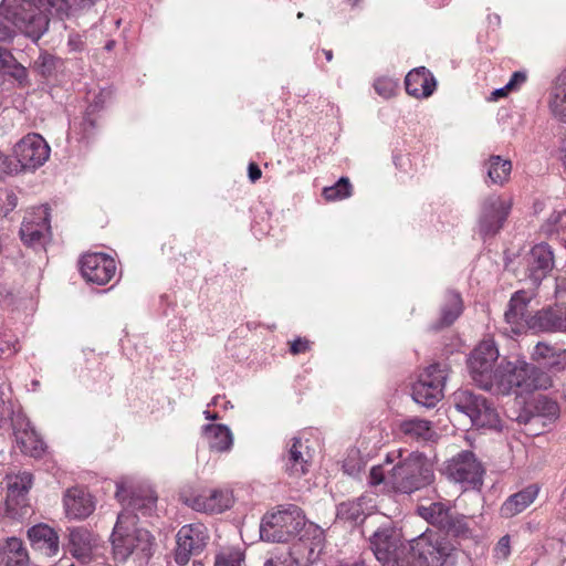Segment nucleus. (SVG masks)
Segmentation results:
<instances>
[{"instance_id": "obj_7", "label": "nucleus", "mask_w": 566, "mask_h": 566, "mask_svg": "<svg viewBox=\"0 0 566 566\" xmlns=\"http://www.w3.org/2000/svg\"><path fill=\"white\" fill-rule=\"evenodd\" d=\"M444 474L467 489H480L484 468L471 451H461L446 462Z\"/></svg>"}, {"instance_id": "obj_21", "label": "nucleus", "mask_w": 566, "mask_h": 566, "mask_svg": "<svg viewBox=\"0 0 566 566\" xmlns=\"http://www.w3.org/2000/svg\"><path fill=\"white\" fill-rule=\"evenodd\" d=\"M532 295L525 291H517L513 294L510 300L509 308L504 316L505 321L511 325V331L515 334L528 329V318H532L533 314L528 310Z\"/></svg>"}, {"instance_id": "obj_1", "label": "nucleus", "mask_w": 566, "mask_h": 566, "mask_svg": "<svg viewBox=\"0 0 566 566\" xmlns=\"http://www.w3.org/2000/svg\"><path fill=\"white\" fill-rule=\"evenodd\" d=\"M50 9L63 12L66 0H3L0 10L4 19L33 41H38L48 30Z\"/></svg>"}, {"instance_id": "obj_40", "label": "nucleus", "mask_w": 566, "mask_h": 566, "mask_svg": "<svg viewBox=\"0 0 566 566\" xmlns=\"http://www.w3.org/2000/svg\"><path fill=\"white\" fill-rule=\"evenodd\" d=\"M57 64L59 60L55 56L43 52L33 61L32 70L40 76L48 78L55 74Z\"/></svg>"}, {"instance_id": "obj_24", "label": "nucleus", "mask_w": 566, "mask_h": 566, "mask_svg": "<svg viewBox=\"0 0 566 566\" xmlns=\"http://www.w3.org/2000/svg\"><path fill=\"white\" fill-rule=\"evenodd\" d=\"M96 538L88 530L84 527H73L69 530V549L71 554L82 563L91 559Z\"/></svg>"}, {"instance_id": "obj_53", "label": "nucleus", "mask_w": 566, "mask_h": 566, "mask_svg": "<svg viewBox=\"0 0 566 566\" xmlns=\"http://www.w3.org/2000/svg\"><path fill=\"white\" fill-rule=\"evenodd\" d=\"M526 81V74L523 72H515L513 73L511 80L506 84V88L515 90L517 86H520L522 83Z\"/></svg>"}, {"instance_id": "obj_38", "label": "nucleus", "mask_w": 566, "mask_h": 566, "mask_svg": "<svg viewBox=\"0 0 566 566\" xmlns=\"http://www.w3.org/2000/svg\"><path fill=\"white\" fill-rule=\"evenodd\" d=\"M462 313V300L460 294L449 292L446 295V303L441 310V319L439 326L436 328L447 327L454 323V321Z\"/></svg>"}, {"instance_id": "obj_62", "label": "nucleus", "mask_w": 566, "mask_h": 566, "mask_svg": "<svg viewBox=\"0 0 566 566\" xmlns=\"http://www.w3.org/2000/svg\"><path fill=\"white\" fill-rule=\"evenodd\" d=\"M324 54L327 61H332L333 52L331 50H324Z\"/></svg>"}, {"instance_id": "obj_63", "label": "nucleus", "mask_w": 566, "mask_h": 566, "mask_svg": "<svg viewBox=\"0 0 566 566\" xmlns=\"http://www.w3.org/2000/svg\"><path fill=\"white\" fill-rule=\"evenodd\" d=\"M397 566H413V565H411L408 560H403L402 563H400Z\"/></svg>"}, {"instance_id": "obj_55", "label": "nucleus", "mask_w": 566, "mask_h": 566, "mask_svg": "<svg viewBox=\"0 0 566 566\" xmlns=\"http://www.w3.org/2000/svg\"><path fill=\"white\" fill-rule=\"evenodd\" d=\"M249 178L252 182H255L256 180H259L262 176V172H261V169L259 168V166L254 163H251L249 165Z\"/></svg>"}, {"instance_id": "obj_35", "label": "nucleus", "mask_w": 566, "mask_h": 566, "mask_svg": "<svg viewBox=\"0 0 566 566\" xmlns=\"http://www.w3.org/2000/svg\"><path fill=\"white\" fill-rule=\"evenodd\" d=\"M488 168V177L495 184L503 186L510 179L512 171V163L501 156L493 155L485 163Z\"/></svg>"}, {"instance_id": "obj_44", "label": "nucleus", "mask_w": 566, "mask_h": 566, "mask_svg": "<svg viewBox=\"0 0 566 566\" xmlns=\"http://www.w3.org/2000/svg\"><path fill=\"white\" fill-rule=\"evenodd\" d=\"M8 548V565L15 564L17 566H24L28 562V553L22 542L19 538L12 537L7 542Z\"/></svg>"}, {"instance_id": "obj_8", "label": "nucleus", "mask_w": 566, "mask_h": 566, "mask_svg": "<svg viewBox=\"0 0 566 566\" xmlns=\"http://www.w3.org/2000/svg\"><path fill=\"white\" fill-rule=\"evenodd\" d=\"M116 499L120 503H126L123 511H128L132 514L137 511L142 515H150L157 503V495L146 485H135L129 478H122L116 482Z\"/></svg>"}, {"instance_id": "obj_45", "label": "nucleus", "mask_w": 566, "mask_h": 566, "mask_svg": "<svg viewBox=\"0 0 566 566\" xmlns=\"http://www.w3.org/2000/svg\"><path fill=\"white\" fill-rule=\"evenodd\" d=\"M20 349L19 340L14 335L0 336V356L10 357Z\"/></svg>"}, {"instance_id": "obj_59", "label": "nucleus", "mask_w": 566, "mask_h": 566, "mask_svg": "<svg viewBox=\"0 0 566 566\" xmlns=\"http://www.w3.org/2000/svg\"><path fill=\"white\" fill-rule=\"evenodd\" d=\"M560 151H562V159H563V163H564V165L566 166V138H565V139L563 140V143H562Z\"/></svg>"}, {"instance_id": "obj_47", "label": "nucleus", "mask_w": 566, "mask_h": 566, "mask_svg": "<svg viewBox=\"0 0 566 566\" xmlns=\"http://www.w3.org/2000/svg\"><path fill=\"white\" fill-rule=\"evenodd\" d=\"M494 557L497 560H505L511 554V538L509 535L502 536L493 549Z\"/></svg>"}, {"instance_id": "obj_13", "label": "nucleus", "mask_w": 566, "mask_h": 566, "mask_svg": "<svg viewBox=\"0 0 566 566\" xmlns=\"http://www.w3.org/2000/svg\"><path fill=\"white\" fill-rule=\"evenodd\" d=\"M512 208V200L497 196L486 198L479 217V233L482 237L495 235L504 226Z\"/></svg>"}, {"instance_id": "obj_34", "label": "nucleus", "mask_w": 566, "mask_h": 566, "mask_svg": "<svg viewBox=\"0 0 566 566\" xmlns=\"http://www.w3.org/2000/svg\"><path fill=\"white\" fill-rule=\"evenodd\" d=\"M528 329L548 333L558 332L556 306L535 312L532 318H528Z\"/></svg>"}, {"instance_id": "obj_26", "label": "nucleus", "mask_w": 566, "mask_h": 566, "mask_svg": "<svg viewBox=\"0 0 566 566\" xmlns=\"http://www.w3.org/2000/svg\"><path fill=\"white\" fill-rule=\"evenodd\" d=\"M29 538L32 547L39 551L44 556L51 557L59 552V535L57 533L45 524L32 526L28 531Z\"/></svg>"}, {"instance_id": "obj_60", "label": "nucleus", "mask_w": 566, "mask_h": 566, "mask_svg": "<svg viewBox=\"0 0 566 566\" xmlns=\"http://www.w3.org/2000/svg\"><path fill=\"white\" fill-rule=\"evenodd\" d=\"M83 124L87 127L93 128L94 127V120L90 118V113L86 114Z\"/></svg>"}, {"instance_id": "obj_46", "label": "nucleus", "mask_w": 566, "mask_h": 566, "mask_svg": "<svg viewBox=\"0 0 566 566\" xmlns=\"http://www.w3.org/2000/svg\"><path fill=\"white\" fill-rule=\"evenodd\" d=\"M18 205V197L12 191L0 192V214L7 216Z\"/></svg>"}, {"instance_id": "obj_5", "label": "nucleus", "mask_w": 566, "mask_h": 566, "mask_svg": "<svg viewBox=\"0 0 566 566\" xmlns=\"http://www.w3.org/2000/svg\"><path fill=\"white\" fill-rule=\"evenodd\" d=\"M306 527L302 510L295 505H289L273 513H268L260 525V536L271 543H283L298 534Z\"/></svg>"}, {"instance_id": "obj_36", "label": "nucleus", "mask_w": 566, "mask_h": 566, "mask_svg": "<svg viewBox=\"0 0 566 566\" xmlns=\"http://www.w3.org/2000/svg\"><path fill=\"white\" fill-rule=\"evenodd\" d=\"M400 430L403 434L417 440L428 441L436 437V432L430 422L419 418L402 421L400 423Z\"/></svg>"}, {"instance_id": "obj_15", "label": "nucleus", "mask_w": 566, "mask_h": 566, "mask_svg": "<svg viewBox=\"0 0 566 566\" xmlns=\"http://www.w3.org/2000/svg\"><path fill=\"white\" fill-rule=\"evenodd\" d=\"M14 155L24 169L41 167L50 156V146L39 134H28L14 146Z\"/></svg>"}, {"instance_id": "obj_58", "label": "nucleus", "mask_w": 566, "mask_h": 566, "mask_svg": "<svg viewBox=\"0 0 566 566\" xmlns=\"http://www.w3.org/2000/svg\"><path fill=\"white\" fill-rule=\"evenodd\" d=\"M76 2L81 8H91L93 7L98 0H73Z\"/></svg>"}, {"instance_id": "obj_18", "label": "nucleus", "mask_w": 566, "mask_h": 566, "mask_svg": "<svg viewBox=\"0 0 566 566\" xmlns=\"http://www.w3.org/2000/svg\"><path fill=\"white\" fill-rule=\"evenodd\" d=\"M411 552L421 566H443L449 548L439 543L438 537L431 533H423L411 542Z\"/></svg>"}, {"instance_id": "obj_41", "label": "nucleus", "mask_w": 566, "mask_h": 566, "mask_svg": "<svg viewBox=\"0 0 566 566\" xmlns=\"http://www.w3.org/2000/svg\"><path fill=\"white\" fill-rule=\"evenodd\" d=\"M535 415L532 419H536L537 417H543L548 420H554L558 417L559 407L557 402L553 399H549L546 396H539L534 403Z\"/></svg>"}, {"instance_id": "obj_11", "label": "nucleus", "mask_w": 566, "mask_h": 566, "mask_svg": "<svg viewBox=\"0 0 566 566\" xmlns=\"http://www.w3.org/2000/svg\"><path fill=\"white\" fill-rule=\"evenodd\" d=\"M499 358V350L493 340L481 342L469 358V369L472 379L485 390H492L494 376L493 365Z\"/></svg>"}, {"instance_id": "obj_39", "label": "nucleus", "mask_w": 566, "mask_h": 566, "mask_svg": "<svg viewBox=\"0 0 566 566\" xmlns=\"http://www.w3.org/2000/svg\"><path fill=\"white\" fill-rule=\"evenodd\" d=\"M365 515L364 499L343 502L337 507V517L339 520L357 522Z\"/></svg>"}, {"instance_id": "obj_20", "label": "nucleus", "mask_w": 566, "mask_h": 566, "mask_svg": "<svg viewBox=\"0 0 566 566\" xmlns=\"http://www.w3.org/2000/svg\"><path fill=\"white\" fill-rule=\"evenodd\" d=\"M13 434L17 447L22 453L38 458L44 451V443L31 422L18 415L12 419Z\"/></svg>"}, {"instance_id": "obj_31", "label": "nucleus", "mask_w": 566, "mask_h": 566, "mask_svg": "<svg viewBox=\"0 0 566 566\" xmlns=\"http://www.w3.org/2000/svg\"><path fill=\"white\" fill-rule=\"evenodd\" d=\"M203 434L209 448L216 452L228 451L233 443L232 433L224 424H207L203 427Z\"/></svg>"}, {"instance_id": "obj_49", "label": "nucleus", "mask_w": 566, "mask_h": 566, "mask_svg": "<svg viewBox=\"0 0 566 566\" xmlns=\"http://www.w3.org/2000/svg\"><path fill=\"white\" fill-rule=\"evenodd\" d=\"M387 474L388 470H385L384 465L373 467L369 472V483L374 486L384 483L387 488Z\"/></svg>"}, {"instance_id": "obj_48", "label": "nucleus", "mask_w": 566, "mask_h": 566, "mask_svg": "<svg viewBox=\"0 0 566 566\" xmlns=\"http://www.w3.org/2000/svg\"><path fill=\"white\" fill-rule=\"evenodd\" d=\"M374 87L378 95L389 98L395 93L396 84L390 80L379 78L375 82Z\"/></svg>"}, {"instance_id": "obj_6", "label": "nucleus", "mask_w": 566, "mask_h": 566, "mask_svg": "<svg viewBox=\"0 0 566 566\" xmlns=\"http://www.w3.org/2000/svg\"><path fill=\"white\" fill-rule=\"evenodd\" d=\"M455 408L468 416L472 426L476 428L500 429L501 419L496 409L482 395L469 390H460L454 394Z\"/></svg>"}, {"instance_id": "obj_61", "label": "nucleus", "mask_w": 566, "mask_h": 566, "mask_svg": "<svg viewBox=\"0 0 566 566\" xmlns=\"http://www.w3.org/2000/svg\"><path fill=\"white\" fill-rule=\"evenodd\" d=\"M205 416L207 419H217L218 418V415L217 413H211L210 411H205Z\"/></svg>"}, {"instance_id": "obj_56", "label": "nucleus", "mask_w": 566, "mask_h": 566, "mask_svg": "<svg viewBox=\"0 0 566 566\" xmlns=\"http://www.w3.org/2000/svg\"><path fill=\"white\" fill-rule=\"evenodd\" d=\"M510 91H513L512 88H506V85L504 87L497 88L492 93L493 99H497L500 97H505Z\"/></svg>"}, {"instance_id": "obj_10", "label": "nucleus", "mask_w": 566, "mask_h": 566, "mask_svg": "<svg viewBox=\"0 0 566 566\" xmlns=\"http://www.w3.org/2000/svg\"><path fill=\"white\" fill-rule=\"evenodd\" d=\"M302 531L303 534L292 544L287 556L295 566H312L323 552L324 532L313 524Z\"/></svg>"}, {"instance_id": "obj_27", "label": "nucleus", "mask_w": 566, "mask_h": 566, "mask_svg": "<svg viewBox=\"0 0 566 566\" xmlns=\"http://www.w3.org/2000/svg\"><path fill=\"white\" fill-rule=\"evenodd\" d=\"M311 459L308 448L298 438H294L285 458V471L290 476L301 478L308 472Z\"/></svg>"}, {"instance_id": "obj_51", "label": "nucleus", "mask_w": 566, "mask_h": 566, "mask_svg": "<svg viewBox=\"0 0 566 566\" xmlns=\"http://www.w3.org/2000/svg\"><path fill=\"white\" fill-rule=\"evenodd\" d=\"M264 566H295L287 554L275 555L269 558Z\"/></svg>"}, {"instance_id": "obj_22", "label": "nucleus", "mask_w": 566, "mask_h": 566, "mask_svg": "<svg viewBox=\"0 0 566 566\" xmlns=\"http://www.w3.org/2000/svg\"><path fill=\"white\" fill-rule=\"evenodd\" d=\"M63 504L66 516L74 520L90 516L95 509L91 494L78 488L66 491Z\"/></svg>"}, {"instance_id": "obj_50", "label": "nucleus", "mask_w": 566, "mask_h": 566, "mask_svg": "<svg viewBox=\"0 0 566 566\" xmlns=\"http://www.w3.org/2000/svg\"><path fill=\"white\" fill-rule=\"evenodd\" d=\"M449 526H443L442 530L447 531L448 533H452L454 535L463 534L468 531V526L463 518H459L454 516L453 514L450 515Z\"/></svg>"}, {"instance_id": "obj_54", "label": "nucleus", "mask_w": 566, "mask_h": 566, "mask_svg": "<svg viewBox=\"0 0 566 566\" xmlns=\"http://www.w3.org/2000/svg\"><path fill=\"white\" fill-rule=\"evenodd\" d=\"M558 332L566 333V307L556 306Z\"/></svg>"}, {"instance_id": "obj_30", "label": "nucleus", "mask_w": 566, "mask_h": 566, "mask_svg": "<svg viewBox=\"0 0 566 566\" xmlns=\"http://www.w3.org/2000/svg\"><path fill=\"white\" fill-rule=\"evenodd\" d=\"M566 349H560L544 342H538L531 354L532 360L543 364L548 368L563 370Z\"/></svg>"}, {"instance_id": "obj_14", "label": "nucleus", "mask_w": 566, "mask_h": 566, "mask_svg": "<svg viewBox=\"0 0 566 566\" xmlns=\"http://www.w3.org/2000/svg\"><path fill=\"white\" fill-rule=\"evenodd\" d=\"M376 558L382 566H397L405 559L400 558V533L391 527L379 528L370 538Z\"/></svg>"}, {"instance_id": "obj_2", "label": "nucleus", "mask_w": 566, "mask_h": 566, "mask_svg": "<svg viewBox=\"0 0 566 566\" xmlns=\"http://www.w3.org/2000/svg\"><path fill=\"white\" fill-rule=\"evenodd\" d=\"M552 386L553 379L546 371L520 359L502 360L492 379V390L501 395L530 394Z\"/></svg>"}, {"instance_id": "obj_52", "label": "nucleus", "mask_w": 566, "mask_h": 566, "mask_svg": "<svg viewBox=\"0 0 566 566\" xmlns=\"http://www.w3.org/2000/svg\"><path fill=\"white\" fill-rule=\"evenodd\" d=\"M290 350L293 355H298L310 350V342L306 338H296L291 343Z\"/></svg>"}, {"instance_id": "obj_28", "label": "nucleus", "mask_w": 566, "mask_h": 566, "mask_svg": "<svg viewBox=\"0 0 566 566\" xmlns=\"http://www.w3.org/2000/svg\"><path fill=\"white\" fill-rule=\"evenodd\" d=\"M7 485V496L15 505H27V495L33 485V475L23 471L18 473H8L4 478Z\"/></svg>"}, {"instance_id": "obj_19", "label": "nucleus", "mask_w": 566, "mask_h": 566, "mask_svg": "<svg viewBox=\"0 0 566 566\" xmlns=\"http://www.w3.org/2000/svg\"><path fill=\"white\" fill-rule=\"evenodd\" d=\"M115 271L114 259L104 253H88L81 259V272L88 282L104 285L111 281Z\"/></svg>"}, {"instance_id": "obj_42", "label": "nucleus", "mask_w": 566, "mask_h": 566, "mask_svg": "<svg viewBox=\"0 0 566 566\" xmlns=\"http://www.w3.org/2000/svg\"><path fill=\"white\" fill-rule=\"evenodd\" d=\"M352 185L347 177H342L334 186L325 187L323 196L327 201L342 200L350 197Z\"/></svg>"}, {"instance_id": "obj_37", "label": "nucleus", "mask_w": 566, "mask_h": 566, "mask_svg": "<svg viewBox=\"0 0 566 566\" xmlns=\"http://www.w3.org/2000/svg\"><path fill=\"white\" fill-rule=\"evenodd\" d=\"M420 515L427 520L430 524L443 528L449 526L450 515L452 512L443 503L437 502L431 503L429 506L419 507Z\"/></svg>"}, {"instance_id": "obj_16", "label": "nucleus", "mask_w": 566, "mask_h": 566, "mask_svg": "<svg viewBox=\"0 0 566 566\" xmlns=\"http://www.w3.org/2000/svg\"><path fill=\"white\" fill-rule=\"evenodd\" d=\"M49 208L41 206L28 212L20 229L21 240L30 247H42L50 237Z\"/></svg>"}, {"instance_id": "obj_29", "label": "nucleus", "mask_w": 566, "mask_h": 566, "mask_svg": "<svg viewBox=\"0 0 566 566\" xmlns=\"http://www.w3.org/2000/svg\"><path fill=\"white\" fill-rule=\"evenodd\" d=\"M538 488L536 485H528L522 491L511 495L501 506V515L505 518H511L522 513L528 507L537 497Z\"/></svg>"}, {"instance_id": "obj_25", "label": "nucleus", "mask_w": 566, "mask_h": 566, "mask_svg": "<svg viewBox=\"0 0 566 566\" xmlns=\"http://www.w3.org/2000/svg\"><path fill=\"white\" fill-rule=\"evenodd\" d=\"M405 85L410 96L421 98L429 97L436 90L437 83L433 75L424 66H420L407 74Z\"/></svg>"}, {"instance_id": "obj_3", "label": "nucleus", "mask_w": 566, "mask_h": 566, "mask_svg": "<svg viewBox=\"0 0 566 566\" xmlns=\"http://www.w3.org/2000/svg\"><path fill=\"white\" fill-rule=\"evenodd\" d=\"M397 460L387 474V488L395 492L410 494L432 483L434 474L431 464L421 453L410 452L403 458L402 450L389 453L385 463Z\"/></svg>"}, {"instance_id": "obj_23", "label": "nucleus", "mask_w": 566, "mask_h": 566, "mask_svg": "<svg viewBox=\"0 0 566 566\" xmlns=\"http://www.w3.org/2000/svg\"><path fill=\"white\" fill-rule=\"evenodd\" d=\"M232 493L228 490H213L209 494H200L191 500L190 506L210 514H219L231 507Z\"/></svg>"}, {"instance_id": "obj_9", "label": "nucleus", "mask_w": 566, "mask_h": 566, "mask_svg": "<svg viewBox=\"0 0 566 566\" xmlns=\"http://www.w3.org/2000/svg\"><path fill=\"white\" fill-rule=\"evenodd\" d=\"M446 379V370L439 364L430 365L412 387L413 400L428 408L436 406L443 397Z\"/></svg>"}, {"instance_id": "obj_17", "label": "nucleus", "mask_w": 566, "mask_h": 566, "mask_svg": "<svg viewBox=\"0 0 566 566\" xmlns=\"http://www.w3.org/2000/svg\"><path fill=\"white\" fill-rule=\"evenodd\" d=\"M524 262L525 277L537 286L554 269L553 250L546 243L536 244L524 256Z\"/></svg>"}, {"instance_id": "obj_43", "label": "nucleus", "mask_w": 566, "mask_h": 566, "mask_svg": "<svg viewBox=\"0 0 566 566\" xmlns=\"http://www.w3.org/2000/svg\"><path fill=\"white\" fill-rule=\"evenodd\" d=\"M244 555L239 548H223L214 556L213 566H242Z\"/></svg>"}, {"instance_id": "obj_12", "label": "nucleus", "mask_w": 566, "mask_h": 566, "mask_svg": "<svg viewBox=\"0 0 566 566\" xmlns=\"http://www.w3.org/2000/svg\"><path fill=\"white\" fill-rule=\"evenodd\" d=\"M209 541L208 528L201 523L184 525L177 533L175 560L184 566L192 555L199 554Z\"/></svg>"}, {"instance_id": "obj_57", "label": "nucleus", "mask_w": 566, "mask_h": 566, "mask_svg": "<svg viewBox=\"0 0 566 566\" xmlns=\"http://www.w3.org/2000/svg\"><path fill=\"white\" fill-rule=\"evenodd\" d=\"M11 36H12V31L9 28L0 24V40H7V39H10Z\"/></svg>"}, {"instance_id": "obj_4", "label": "nucleus", "mask_w": 566, "mask_h": 566, "mask_svg": "<svg viewBox=\"0 0 566 566\" xmlns=\"http://www.w3.org/2000/svg\"><path fill=\"white\" fill-rule=\"evenodd\" d=\"M138 517L128 511L118 514L112 533L113 552L117 559L126 560L132 554L149 558L155 538L149 531L137 526Z\"/></svg>"}, {"instance_id": "obj_33", "label": "nucleus", "mask_w": 566, "mask_h": 566, "mask_svg": "<svg viewBox=\"0 0 566 566\" xmlns=\"http://www.w3.org/2000/svg\"><path fill=\"white\" fill-rule=\"evenodd\" d=\"M0 72L11 76L19 85L28 84V71L20 64L12 53L0 46Z\"/></svg>"}, {"instance_id": "obj_32", "label": "nucleus", "mask_w": 566, "mask_h": 566, "mask_svg": "<svg viewBox=\"0 0 566 566\" xmlns=\"http://www.w3.org/2000/svg\"><path fill=\"white\" fill-rule=\"evenodd\" d=\"M549 109L555 118L566 123V69L556 78L551 93Z\"/></svg>"}, {"instance_id": "obj_64", "label": "nucleus", "mask_w": 566, "mask_h": 566, "mask_svg": "<svg viewBox=\"0 0 566 566\" xmlns=\"http://www.w3.org/2000/svg\"><path fill=\"white\" fill-rule=\"evenodd\" d=\"M192 566H203V564H202V563H200V562H195V563L192 564Z\"/></svg>"}]
</instances>
